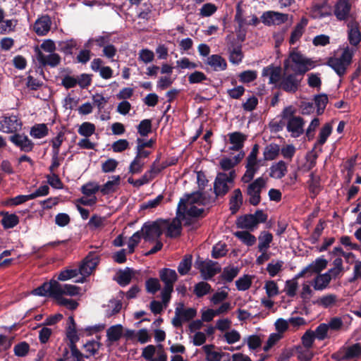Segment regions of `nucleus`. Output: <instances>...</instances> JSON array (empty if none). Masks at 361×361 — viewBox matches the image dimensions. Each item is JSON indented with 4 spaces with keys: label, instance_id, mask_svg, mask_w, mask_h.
Segmentation results:
<instances>
[{
    "label": "nucleus",
    "instance_id": "41",
    "mask_svg": "<svg viewBox=\"0 0 361 361\" xmlns=\"http://www.w3.org/2000/svg\"><path fill=\"white\" fill-rule=\"evenodd\" d=\"M309 190L316 197L321 190L320 185V177L315 176L314 172H312L310 175V180L307 181Z\"/></svg>",
    "mask_w": 361,
    "mask_h": 361
},
{
    "label": "nucleus",
    "instance_id": "42",
    "mask_svg": "<svg viewBox=\"0 0 361 361\" xmlns=\"http://www.w3.org/2000/svg\"><path fill=\"white\" fill-rule=\"evenodd\" d=\"M192 255H186L178 266V271L181 276L186 275L192 267Z\"/></svg>",
    "mask_w": 361,
    "mask_h": 361
},
{
    "label": "nucleus",
    "instance_id": "18",
    "mask_svg": "<svg viewBox=\"0 0 361 361\" xmlns=\"http://www.w3.org/2000/svg\"><path fill=\"white\" fill-rule=\"evenodd\" d=\"M231 185L217 173L214 182V193L218 198L224 197L231 190Z\"/></svg>",
    "mask_w": 361,
    "mask_h": 361
},
{
    "label": "nucleus",
    "instance_id": "35",
    "mask_svg": "<svg viewBox=\"0 0 361 361\" xmlns=\"http://www.w3.org/2000/svg\"><path fill=\"white\" fill-rule=\"evenodd\" d=\"M326 64L330 66L337 75L340 77L343 76L347 69V66L343 63L338 58L331 57L327 61Z\"/></svg>",
    "mask_w": 361,
    "mask_h": 361
},
{
    "label": "nucleus",
    "instance_id": "56",
    "mask_svg": "<svg viewBox=\"0 0 361 361\" xmlns=\"http://www.w3.org/2000/svg\"><path fill=\"white\" fill-rule=\"evenodd\" d=\"M145 288L147 293L155 294L161 288L159 281L157 278H149L145 282Z\"/></svg>",
    "mask_w": 361,
    "mask_h": 361
},
{
    "label": "nucleus",
    "instance_id": "14",
    "mask_svg": "<svg viewBox=\"0 0 361 361\" xmlns=\"http://www.w3.org/2000/svg\"><path fill=\"white\" fill-rule=\"evenodd\" d=\"M51 25V18L48 15H44L36 20L33 29L37 35L44 36L50 30Z\"/></svg>",
    "mask_w": 361,
    "mask_h": 361
},
{
    "label": "nucleus",
    "instance_id": "62",
    "mask_svg": "<svg viewBox=\"0 0 361 361\" xmlns=\"http://www.w3.org/2000/svg\"><path fill=\"white\" fill-rule=\"evenodd\" d=\"M315 338L314 332L312 330H307L301 338L303 346L305 348H312Z\"/></svg>",
    "mask_w": 361,
    "mask_h": 361
},
{
    "label": "nucleus",
    "instance_id": "15",
    "mask_svg": "<svg viewBox=\"0 0 361 361\" xmlns=\"http://www.w3.org/2000/svg\"><path fill=\"white\" fill-rule=\"evenodd\" d=\"M188 202L192 205L195 204L202 205V190H198L192 193H186L184 198L180 200L177 208H180V210L185 212L186 204Z\"/></svg>",
    "mask_w": 361,
    "mask_h": 361
},
{
    "label": "nucleus",
    "instance_id": "6",
    "mask_svg": "<svg viewBox=\"0 0 361 361\" xmlns=\"http://www.w3.org/2000/svg\"><path fill=\"white\" fill-rule=\"evenodd\" d=\"M197 315V310L195 308H184L183 303L177 307L175 310V316L172 319V324L174 327L179 328L183 325V322H189L195 317Z\"/></svg>",
    "mask_w": 361,
    "mask_h": 361
},
{
    "label": "nucleus",
    "instance_id": "9",
    "mask_svg": "<svg viewBox=\"0 0 361 361\" xmlns=\"http://www.w3.org/2000/svg\"><path fill=\"white\" fill-rule=\"evenodd\" d=\"M9 140L25 153L32 152L35 147V143L24 133H14L9 137Z\"/></svg>",
    "mask_w": 361,
    "mask_h": 361
},
{
    "label": "nucleus",
    "instance_id": "1",
    "mask_svg": "<svg viewBox=\"0 0 361 361\" xmlns=\"http://www.w3.org/2000/svg\"><path fill=\"white\" fill-rule=\"evenodd\" d=\"M315 66L310 59L304 56L300 52L293 51L289 57L283 61L285 71H291L300 76H303L308 71Z\"/></svg>",
    "mask_w": 361,
    "mask_h": 361
},
{
    "label": "nucleus",
    "instance_id": "21",
    "mask_svg": "<svg viewBox=\"0 0 361 361\" xmlns=\"http://www.w3.org/2000/svg\"><path fill=\"white\" fill-rule=\"evenodd\" d=\"M235 21L237 22L239 29H241L244 25L257 26L259 23V20L255 15L252 16V19L249 22H246L243 16V9L240 3H238L236 6Z\"/></svg>",
    "mask_w": 361,
    "mask_h": 361
},
{
    "label": "nucleus",
    "instance_id": "17",
    "mask_svg": "<svg viewBox=\"0 0 361 361\" xmlns=\"http://www.w3.org/2000/svg\"><path fill=\"white\" fill-rule=\"evenodd\" d=\"M262 75L263 77L269 76V84L279 83L283 76L281 74V68L280 66L269 65L263 68Z\"/></svg>",
    "mask_w": 361,
    "mask_h": 361
},
{
    "label": "nucleus",
    "instance_id": "7",
    "mask_svg": "<svg viewBox=\"0 0 361 361\" xmlns=\"http://www.w3.org/2000/svg\"><path fill=\"white\" fill-rule=\"evenodd\" d=\"M185 218V212L180 208L176 209V216L170 222L168 220L167 224H162V226H166V237L176 238L181 235L182 224L181 219Z\"/></svg>",
    "mask_w": 361,
    "mask_h": 361
},
{
    "label": "nucleus",
    "instance_id": "38",
    "mask_svg": "<svg viewBox=\"0 0 361 361\" xmlns=\"http://www.w3.org/2000/svg\"><path fill=\"white\" fill-rule=\"evenodd\" d=\"M240 269L238 267H226L220 276L222 281L225 282H231L238 276Z\"/></svg>",
    "mask_w": 361,
    "mask_h": 361
},
{
    "label": "nucleus",
    "instance_id": "39",
    "mask_svg": "<svg viewBox=\"0 0 361 361\" xmlns=\"http://www.w3.org/2000/svg\"><path fill=\"white\" fill-rule=\"evenodd\" d=\"M343 348L347 360L358 358L361 356L360 343H357L348 347L343 346Z\"/></svg>",
    "mask_w": 361,
    "mask_h": 361
},
{
    "label": "nucleus",
    "instance_id": "22",
    "mask_svg": "<svg viewBox=\"0 0 361 361\" xmlns=\"http://www.w3.org/2000/svg\"><path fill=\"white\" fill-rule=\"evenodd\" d=\"M235 224L238 228H245L250 231H254L257 227L256 219L252 216V214L240 216L238 217Z\"/></svg>",
    "mask_w": 361,
    "mask_h": 361
},
{
    "label": "nucleus",
    "instance_id": "63",
    "mask_svg": "<svg viewBox=\"0 0 361 361\" xmlns=\"http://www.w3.org/2000/svg\"><path fill=\"white\" fill-rule=\"evenodd\" d=\"M217 11V6L212 3L204 4L200 10L202 17H209Z\"/></svg>",
    "mask_w": 361,
    "mask_h": 361
},
{
    "label": "nucleus",
    "instance_id": "2",
    "mask_svg": "<svg viewBox=\"0 0 361 361\" xmlns=\"http://www.w3.org/2000/svg\"><path fill=\"white\" fill-rule=\"evenodd\" d=\"M303 76L295 73H289L285 71L283 74L281 82L278 85V87L288 93H295L299 89Z\"/></svg>",
    "mask_w": 361,
    "mask_h": 361
},
{
    "label": "nucleus",
    "instance_id": "61",
    "mask_svg": "<svg viewBox=\"0 0 361 361\" xmlns=\"http://www.w3.org/2000/svg\"><path fill=\"white\" fill-rule=\"evenodd\" d=\"M257 72L256 71L247 70L243 71L239 75V80L243 83H249L256 80Z\"/></svg>",
    "mask_w": 361,
    "mask_h": 361
},
{
    "label": "nucleus",
    "instance_id": "43",
    "mask_svg": "<svg viewBox=\"0 0 361 361\" xmlns=\"http://www.w3.org/2000/svg\"><path fill=\"white\" fill-rule=\"evenodd\" d=\"M234 235L247 246H252L256 242L255 236L247 231H236Z\"/></svg>",
    "mask_w": 361,
    "mask_h": 361
},
{
    "label": "nucleus",
    "instance_id": "13",
    "mask_svg": "<svg viewBox=\"0 0 361 361\" xmlns=\"http://www.w3.org/2000/svg\"><path fill=\"white\" fill-rule=\"evenodd\" d=\"M36 52L37 59L42 66L56 67L61 62V57L58 54L52 52L49 55H44L38 48L36 49Z\"/></svg>",
    "mask_w": 361,
    "mask_h": 361
},
{
    "label": "nucleus",
    "instance_id": "29",
    "mask_svg": "<svg viewBox=\"0 0 361 361\" xmlns=\"http://www.w3.org/2000/svg\"><path fill=\"white\" fill-rule=\"evenodd\" d=\"M216 262L212 260L208 261L205 264L204 262H201V264L198 269L201 273V275L204 280H210L213 276H215L214 271V266L217 264Z\"/></svg>",
    "mask_w": 361,
    "mask_h": 361
},
{
    "label": "nucleus",
    "instance_id": "28",
    "mask_svg": "<svg viewBox=\"0 0 361 361\" xmlns=\"http://www.w3.org/2000/svg\"><path fill=\"white\" fill-rule=\"evenodd\" d=\"M269 176L276 179H281L287 172V164L285 161L281 160L279 162L272 164L269 169Z\"/></svg>",
    "mask_w": 361,
    "mask_h": 361
},
{
    "label": "nucleus",
    "instance_id": "46",
    "mask_svg": "<svg viewBox=\"0 0 361 361\" xmlns=\"http://www.w3.org/2000/svg\"><path fill=\"white\" fill-rule=\"evenodd\" d=\"M332 132V126L329 123H326L324 125V126L321 128L319 138L314 145L316 147L317 145H323L327 140V138L330 136Z\"/></svg>",
    "mask_w": 361,
    "mask_h": 361
},
{
    "label": "nucleus",
    "instance_id": "37",
    "mask_svg": "<svg viewBox=\"0 0 361 361\" xmlns=\"http://www.w3.org/2000/svg\"><path fill=\"white\" fill-rule=\"evenodd\" d=\"M123 334V326L116 324L110 326L106 331V336L111 342L118 341Z\"/></svg>",
    "mask_w": 361,
    "mask_h": 361
},
{
    "label": "nucleus",
    "instance_id": "12",
    "mask_svg": "<svg viewBox=\"0 0 361 361\" xmlns=\"http://www.w3.org/2000/svg\"><path fill=\"white\" fill-rule=\"evenodd\" d=\"M331 6L328 3V0H319L312 7V16L314 18H324L330 17L333 15Z\"/></svg>",
    "mask_w": 361,
    "mask_h": 361
},
{
    "label": "nucleus",
    "instance_id": "3",
    "mask_svg": "<svg viewBox=\"0 0 361 361\" xmlns=\"http://www.w3.org/2000/svg\"><path fill=\"white\" fill-rule=\"evenodd\" d=\"M267 180L259 177L247 186L246 193L250 197L248 202L252 206H257L261 202V192L265 188Z\"/></svg>",
    "mask_w": 361,
    "mask_h": 361
},
{
    "label": "nucleus",
    "instance_id": "49",
    "mask_svg": "<svg viewBox=\"0 0 361 361\" xmlns=\"http://www.w3.org/2000/svg\"><path fill=\"white\" fill-rule=\"evenodd\" d=\"M81 192L87 197L94 196L99 190H100V186L94 182H88L84 184L81 187Z\"/></svg>",
    "mask_w": 361,
    "mask_h": 361
},
{
    "label": "nucleus",
    "instance_id": "10",
    "mask_svg": "<svg viewBox=\"0 0 361 361\" xmlns=\"http://www.w3.org/2000/svg\"><path fill=\"white\" fill-rule=\"evenodd\" d=\"M99 262V258L94 252H90L81 262L79 266L80 274L82 276H90L96 268Z\"/></svg>",
    "mask_w": 361,
    "mask_h": 361
},
{
    "label": "nucleus",
    "instance_id": "34",
    "mask_svg": "<svg viewBox=\"0 0 361 361\" xmlns=\"http://www.w3.org/2000/svg\"><path fill=\"white\" fill-rule=\"evenodd\" d=\"M112 178L113 180H108L100 187V191L103 195H108L116 190L117 186L120 184L121 178L119 176H113Z\"/></svg>",
    "mask_w": 361,
    "mask_h": 361
},
{
    "label": "nucleus",
    "instance_id": "25",
    "mask_svg": "<svg viewBox=\"0 0 361 361\" xmlns=\"http://www.w3.org/2000/svg\"><path fill=\"white\" fill-rule=\"evenodd\" d=\"M0 216H2L1 224L4 228H13L19 223V217L16 214H9L8 212H0Z\"/></svg>",
    "mask_w": 361,
    "mask_h": 361
},
{
    "label": "nucleus",
    "instance_id": "60",
    "mask_svg": "<svg viewBox=\"0 0 361 361\" xmlns=\"http://www.w3.org/2000/svg\"><path fill=\"white\" fill-rule=\"evenodd\" d=\"M204 80L210 81V79H209L207 75L201 71H195L188 75V82L190 84L200 83Z\"/></svg>",
    "mask_w": 361,
    "mask_h": 361
},
{
    "label": "nucleus",
    "instance_id": "48",
    "mask_svg": "<svg viewBox=\"0 0 361 361\" xmlns=\"http://www.w3.org/2000/svg\"><path fill=\"white\" fill-rule=\"evenodd\" d=\"M212 287L207 282L201 281L196 283L194 286V293L197 298H202L210 293Z\"/></svg>",
    "mask_w": 361,
    "mask_h": 361
},
{
    "label": "nucleus",
    "instance_id": "52",
    "mask_svg": "<svg viewBox=\"0 0 361 361\" xmlns=\"http://www.w3.org/2000/svg\"><path fill=\"white\" fill-rule=\"evenodd\" d=\"M326 222L323 219H319L317 224L314 231L310 235V240L312 244H315L319 240L321 235L322 234L323 230L324 229Z\"/></svg>",
    "mask_w": 361,
    "mask_h": 361
},
{
    "label": "nucleus",
    "instance_id": "27",
    "mask_svg": "<svg viewBox=\"0 0 361 361\" xmlns=\"http://www.w3.org/2000/svg\"><path fill=\"white\" fill-rule=\"evenodd\" d=\"M207 64L209 65L214 71H224L227 68L226 60L219 54H212L209 56Z\"/></svg>",
    "mask_w": 361,
    "mask_h": 361
},
{
    "label": "nucleus",
    "instance_id": "58",
    "mask_svg": "<svg viewBox=\"0 0 361 361\" xmlns=\"http://www.w3.org/2000/svg\"><path fill=\"white\" fill-rule=\"evenodd\" d=\"M92 99L93 105L97 106L99 112L102 111L109 100V97H104L102 94L99 93L92 95Z\"/></svg>",
    "mask_w": 361,
    "mask_h": 361
},
{
    "label": "nucleus",
    "instance_id": "24",
    "mask_svg": "<svg viewBox=\"0 0 361 361\" xmlns=\"http://www.w3.org/2000/svg\"><path fill=\"white\" fill-rule=\"evenodd\" d=\"M215 345L213 344L205 345L202 347V350L205 353V360L207 361H221L224 356L229 357V353H219L214 351Z\"/></svg>",
    "mask_w": 361,
    "mask_h": 361
},
{
    "label": "nucleus",
    "instance_id": "40",
    "mask_svg": "<svg viewBox=\"0 0 361 361\" xmlns=\"http://www.w3.org/2000/svg\"><path fill=\"white\" fill-rule=\"evenodd\" d=\"M258 250L264 251L270 247V243L273 240V235L271 233L267 231L261 232L259 238Z\"/></svg>",
    "mask_w": 361,
    "mask_h": 361
},
{
    "label": "nucleus",
    "instance_id": "51",
    "mask_svg": "<svg viewBox=\"0 0 361 361\" xmlns=\"http://www.w3.org/2000/svg\"><path fill=\"white\" fill-rule=\"evenodd\" d=\"M78 132L80 135L89 137L94 133L95 126L90 122H84L80 126Z\"/></svg>",
    "mask_w": 361,
    "mask_h": 361
},
{
    "label": "nucleus",
    "instance_id": "45",
    "mask_svg": "<svg viewBox=\"0 0 361 361\" xmlns=\"http://www.w3.org/2000/svg\"><path fill=\"white\" fill-rule=\"evenodd\" d=\"M336 295L334 294H329L322 298H319L315 301H312L313 305H318L319 306H322L323 307L327 308L333 305H334L336 302Z\"/></svg>",
    "mask_w": 361,
    "mask_h": 361
},
{
    "label": "nucleus",
    "instance_id": "44",
    "mask_svg": "<svg viewBox=\"0 0 361 361\" xmlns=\"http://www.w3.org/2000/svg\"><path fill=\"white\" fill-rule=\"evenodd\" d=\"M314 104L317 106V115H322L328 104V97L326 94H321L314 96Z\"/></svg>",
    "mask_w": 361,
    "mask_h": 361
},
{
    "label": "nucleus",
    "instance_id": "5",
    "mask_svg": "<svg viewBox=\"0 0 361 361\" xmlns=\"http://www.w3.org/2000/svg\"><path fill=\"white\" fill-rule=\"evenodd\" d=\"M352 0H336L334 5L333 14L338 21H348L355 19L352 10Z\"/></svg>",
    "mask_w": 361,
    "mask_h": 361
},
{
    "label": "nucleus",
    "instance_id": "30",
    "mask_svg": "<svg viewBox=\"0 0 361 361\" xmlns=\"http://www.w3.org/2000/svg\"><path fill=\"white\" fill-rule=\"evenodd\" d=\"M159 278L164 284H174L178 275L174 269L163 268L159 270Z\"/></svg>",
    "mask_w": 361,
    "mask_h": 361
},
{
    "label": "nucleus",
    "instance_id": "53",
    "mask_svg": "<svg viewBox=\"0 0 361 361\" xmlns=\"http://www.w3.org/2000/svg\"><path fill=\"white\" fill-rule=\"evenodd\" d=\"M252 285V279L250 275L245 274L235 281V286L238 290L245 291L248 290Z\"/></svg>",
    "mask_w": 361,
    "mask_h": 361
},
{
    "label": "nucleus",
    "instance_id": "23",
    "mask_svg": "<svg viewBox=\"0 0 361 361\" xmlns=\"http://www.w3.org/2000/svg\"><path fill=\"white\" fill-rule=\"evenodd\" d=\"M48 293L49 297L53 298L58 303L63 295V287L59 283V281L51 279L48 282Z\"/></svg>",
    "mask_w": 361,
    "mask_h": 361
},
{
    "label": "nucleus",
    "instance_id": "64",
    "mask_svg": "<svg viewBox=\"0 0 361 361\" xmlns=\"http://www.w3.org/2000/svg\"><path fill=\"white\" fill-rule=\"evenodd\" d=\"M226 245L216 244L212 247V257L214 259H219L224 257L227 254Z\"/></svg>",
    "mask_w": 361,
    "mask_h": 361
},
{
    "label": "nucleus",
    "instance_id": "31",
    "mask_svg": "<svg viewBox=\"0 0 361 361\" xmlns=\"http://www.w3.org/2000/svg\"><path fill=\"white\" fill-rule=\"evenodd\" d=\"M331 280L329 274H318L314 279L312 286L316 290H323L329 286Z\"/></svg>",
    "mask_w": 361,
    "mask_h": 361
},
{
    "label": "nucleus",
    "instance_id": "26",
    "mask_svg": "<svg viewBox=\"0 0 361 361\" xmlns=\"http://www.w3.org/2000/svg\"><path fill=\"white\" fill-rule=\"evenodd\" d=\"M243 202V195L240 189H235L229 200V209L232 214H235L240 209Z\"/></svg>",
    "mask_w": 361,
    "mask_h": 361
},
{
    "label": "nucleus",
    "instance_id": "19",
    "mask_svg": "<svg viewBox=\"0 0 361 361\" xmlns=\"http://www.w3.org/2000/svg\"><path fill=\"white\" fill-rule=\"evenodd\" d=\"M229 142L232 145L229 147L231 151H239L244 147V142L247 140V135L241 132L235 131L228 134Z\"/></svg>",
    "mask_w": 361,
    "mask_h": 361
},
{
    "label": "nucleus",
    "instance_id": "4",
    "mask_svg": "<svg viewBox=\"0 0 361 361\" xmlns=\"http://www.w3.org/2000/svg\"><path fill=\"white\" fill-rule=\"evenodd\" d=\"M168 219H158L152 223H145L141 231L145 241H154L163 234L162 224H167Z\"/></svg>",
    "mask_w": 361,
    "mask_h": 361
},
{
    "label": "nucleus",
    "instance_id": "8",
    "mask_svg": "<svg viewBox=\"0 0 361 361\" xmlns=\"http://www.w3.org/2000/svg\"><path fill=\"white\" fill-rule=\"evenodd\" d=\"M22 125L21 121L16 115L4 116L0 121V130L5 133H18Z\"/></svg>",
    "mask_w": 361,
    "mask_h": 361
},
{
    "label": "nucleus",
    "instance_id": "59",
    "mask_svg": "<svg viewBox=\"0 0 361 361\" xmlns=\"http://www.w3.org/2000/svg\"><path fill=\"white\" fill-rule=\"evenodd\" d=\"M29 350L30 345L25 341H23L16 344L13 348L14 354L18 357L26 356Z\"/></svg>",
    "mask_w": 361,
    "mask_h": 361
},
{
    "label": "nucleus",
    "instance_id": "20",
    "mask_svg": "<svg viewBox=\"0 0 361 361\" xmlns=\"http://www.w3.org/2000/svg\"><path fill=\"white\" fill-rule=\"evenodd\" d=\"M135 274H139V271L126 267L124 270H119L117 273V278L115 280L121 286L125 287L131 282Z\"/></svg>",
    "mask_w": 361,
    "mask_h": 361
},
{
    "label": "nucleus",
    "instance_id": "33",
    "mask_svg": "<svg viewBox=\"0 0 361 361\" xmlns=\"http://www.w3.org/2000/svg\"><path fill=\"white\" fill-rule=\"evenodd\" d=\"M280 153V147L276 143H270L267 145L264 149L263 156L264 160H274Z\"/></svg>",
    "mask_w": 361,
    "mask_h": 361
},
{
    "label": "nucleus",
    "instance_id": "57",
    "mask_svg": "<svg viewBox=\"0 0 361 361\" xmlns=\"http://www.w3.org/2000/svg\"><path fill=\"white\" fill-rule=\"evenodd\" d=\"M304 32V25L302 23H298L293 31L291 32L290 37L289 39V43L291 45L295 44L297 41L300 39Z\"/></svg>",
    "mask_w": 361,
    "mask_h": 361
},
{
    "label": "nucleus",
    "instance_id": "47",
    "mask_svg": "<svg viewBox=\"0 0 361 361\" xmlns=\"http://www.w3.org/2000/svg\"><path fill=\"white\" fill-rule=\"evenodd\" d=\"M244 57L242 45L239 44L229 51V61L233 64H239Z\"/></svg>",
    "mask_w": 361,
    "mask_h": 361
},
{
    "label": "nucleus",
    "instance_id": "32",
    "mask_svg": "<svg viewBox=\"0 0 361 361\" xmlns=\"http://www.w3.org/2000/svg\"><path fill=\"white\" fill-rule=\"evenodd\" d=\"M49 134V128L45 123H37L31 127L30 135L37 139H41Z\"/></svg>",
    "mask_w": 361,
    "mask_h": 361
},
{
    "label": "nucleus",
    "instance_id": "16",
    "mask_svg": "<svg viewBox=\"0 0 361 361\" xmlns=\"http://www.w3.org/2000/svg\"><path fill=\"white\" fill-rule=\"evenodd\" d=\"M304 119L300 116L292 117L288 121L287 130L292 133L294 137H298L304 132Z\"/></svg>",
    "mask_w": 361,
    "mask_h": 361
},
{
    "label": "nucleus",
    "instance_id": "54",
    "mask_svg": "<svg viewBox=\"0 0 361 361\" xmlns=\"http://www.w3.org/2000/svg\"><path fill=\"white\" fill-rule=\"evenodd\" d=\"M152 121L150 119H144L140 121L137 127V133L142 137L147 136L152 133Z\"/></svg>",
    "mask_w": 361,
    "mask_h": 361
},
{
    "label": "nucleus",
    "instance_id": "50",
    "mask_svg": "<svg viewBox=\"0 0 361 361\" xmlns=\"http://www.w3.org/2000/svg\"><path fill=\"white\" fill-rule=\"evenodd\" d=\"M76 47V42L73 39L66 42H60L58 44V50L66 55H71L73 49Z\"/></svg>",
    "mask_w": 361,
    "mask_h": 361
},
{
    "label": "nucleus",
    "instance_id": "11",
    "mask_svg": "<svg viewBox=\"0 0 361 361\" xmlns=\"http://www.w3.org/2000/svg\"><path fill=\"white\" fill-rule=\"evenodd\" d=\"M347 34L349 44L353 47H358L361 42L360 27L355 19L347 23Z\"/></svg>",
    "mask_w": 361,
    "mask_h": 361
},
{
    "label": "nucleus",
    "instance_id": "55",
    "mask_svg": "<svg viewBox=\"0 0 361 361\" xmlns=\"http://www.w3.org/2000/svg\"><path fill=\"white\" fill-rule=\"evenodd\" d=\"M80 274L79 269H66L58 275V281H64L73 279Z\"/></svg>",
    "mask_w": 361,
    "mask_h": 361
},
{
    "label": "nucleus",
    "instance_id": "36",
    "mask_svg": "<svg viewBox=\"0 0 361 361\" xmlns=\"http://www.w3.org/2000/svg\"><path fill=\"white\" fill-rule=\"evenodd\" d=\"M328 261L323 257H318L307 267L310 271V275L313 274H319L322 270L326 268Z\"/></svg>",
    "mask_w": 361,
    "mask_h": 361
}]
</instances>
